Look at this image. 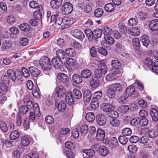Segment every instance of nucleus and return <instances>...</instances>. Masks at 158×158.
I'll list each match as a JSON object with an SVG mask.
<instances>
[{"label":"nucleus","mask_w":158,"mask_h":158,"mask_svg":"<svg viewBox=\"0 0 158 158\" xmlns=\"http://www.w3.org/2000/svg\"><path fill=\"white\" fill-rule=\"evenodd\" d=\"M11 47V44L6 40L4 41L2 46V50H4L5 49L9 48Z\"/></svg>","instance_id":"56"},{"label":"nucleus","mask_w":158,"mask_h":158,"mask_svg":"<svg viewBox=\"0 0 158 158\" xmlns=\"http://www.w3.org/2000/svg\"><path fill=\"white\" fill-rule=\"evenodd\" d=\"M0 129L4 132L7 131L8 128L5 123L2 121H0Z\"/></svg>","instance_id":"50"},{"label":"nucleus","mask_w":158,"mask_h":158,"mask_svg":"<svg viewBox=\"0 0 158 158\" xmlns=\"http://www.w3.org/2000/svg\"><path fill=\"white\" fill-rule=\"evenodd\" d=\"M105 136L104 131L102 129H99L97 130L96 135V139L98 141H102Z\"/></svg>","instance_id":"20"},{"label":"nucleus","mask_w":158,"mask_h":158,"mask_svg":"<svg viewBox=\"0 0 158 158\" xmlns=\"http://www.w3.org/2000/svg\"><path fill=\"white\" fill-rule=\"evenodd\" d=\"M62 3V0H52L50 2V5L52 8L57 9L60 7Z\"/></svg>","instance_id":"16"},{"label":"nucleus","mask_w":158,"mask_h":158,"mask_svg":"<svg viewBox=\"0 0 158 158\" xmlns=\"http://www.w3.org/2000/svg\"><path fill=\"white\" fill-rule=\"evenodd\" d=\"M19 28L23 31L25 32L29 31L31 29L30 26L27 23H23L19 26Z\"/></svg>","instance_id":"37"},{"label":"nucleus","mask_w":158,"mask_h":158,"mask_svg":"<svg viewBox=\"0 0 158 158\" xmlns=\"http://www.w3.org/2000/svg\"><path fill=\"white\" fill-rule=\"evenodd\" d=\"M115 6L112 3H109L106 4L104 6V9L108 12H111L114 9Z\"/></svg>","instance_id":"36"},{"label":"nucleus","mask_w":158,"mask_h":158,"mask_svg":"<svg viewBox=\"0 0 158 158\" xmlns=\"http://www.w3.org/2000/svg\"><path fill=\"white\" fill-rule=\"evenodd\" d=\"M129 30L130 34L134 36H138L140 33L139 29L136 27H132Z\"/></svg>","instance_id":"29"},{"label":"nucleus","mask_w":158,"mask_h":158,"mask_svg":"<svg viewBox=\"0 0 158 158\" xmlns=\"http://www.w3.org/2000/svg\"><path fill=\"white\" fill-rule=\"evenodd\" d=\"M21 73L25 78H27L30 76V73L27 69L25 67H22L21 68Z\"/></svg>","instance_id":"57"},{"label":"nucleus","mask_w":158,"mask_h":158,"mask_svg":"<svg viewBox=\"0 0 158 158\" xmlns=\"http://www.w3.org/2000/svg\"><path fill=\"white\" fill-rule=\"evenodd\" d=\"M106 79L108 81H113L116 79L115 75L114 73L108 74L106 75Z\"/></svg>","instance_id":"61"},{"label":"nucleus","mask_w":158,"mask_h":158,"mask_svg":"<svg viewBox=\"0 0 158 158\" xmlns=\"http://www.w3.org/2000/svg\"><path fill=\"white\" fill-rule=\"evenodd\" d=\"M57 56L55 57L59 58L60 60L64 59L67 57L65 51L61 49H59L56 51Z\"/></svg>","instance_id":"23"},{"label":"nucleus","mask_w":158,"mask_h":158,"mask_svg":"<svg viewBox=\"0 0 158 158\" xmlns=\"http://www.w3.org/2000/svg\"><path fill=\"white\" fill-rule=\"evenodd\" d=\"M101 108L102 110L106 112H110L114 108L113 105L106 103H103L102 105Z\"/></svg>","instance_id":"10"},{"label":"nucleus","mask_w":158,"mask_h":158,"mask_svg":"<svg viewBox=\"0 0 158 158\" xmlns=\"http://www.w3.org/2000/svg\"><path fill=\"white\" fill-rule=\"evenodd\" d=\"M116 93L120 94L123 90V87L120 83H115L111 85Z\"/></svg>","instance_id":"14"},{"label":"nucleus","mask_w":158,"mask_h":158,"mask_svg":"<svg viewBox=\"0 0 158 158\" xmlns=\"http://www.w3.org/2000/svg\"><path fill=\"white\" fill-rule=\"evenodd\" d=\"M118 140L122 144H125L128 141V139L125 136H121L118 137Z\"/></svg>","instance_id":"60"},{"label":"nucleus","mask_w":158,"mask_h":158,"mask_svg":"<svg viewBox=\"0 0 158 158\" xmlns=\"http://www.w3.org/2000/svg\"><path fill=\"white\" fill-rule=\"evenodd\" d=\"M71 34L74 37L81 40H82L85 37L84 34L78 29L72 30L71 31Z\"/></svg>","instance_id":"5"},{"label":"nucleus","mask_w":158,"mask_h":158,"mask_svg":"<svg viewBox=\"0 0 158 158\" xmlns=\"http://www.w3.org/2000/svg\"><path fill=\"white\" fill-rule=\"evenodd\" d=\"M29 6L31 8L36 9L37 10L41 11L42 10V6L41 5H39L37 2L34 1L30 2Z\"/></svg>","instance_id":"17"},{"label":"nucleus","mask_w":158,"mask_h":158,"mask_svg":"<svg viewBox=\"0 0 158 158\" xmlns=\"http://www.w3.org/2000/svg\"><path fill=\"white\" fill-rule=\"evenodd\" d=\"M29 42L28 39L26 37L21 38L19 40V44L22 46H25L27 45Z\"/></svg>","instance_id":"59"},{"label":"nucleus","mask_w":158,"mask_h":158,"mask_svg":"<svg viewBox=\"0 0 158 158\" xmlns=\"http://www.w3.org/2000/svg\"><path fill=\"white\" fill-rule=\"evenodd\" d=\"M103 10L102 9L99 8L94 11V15L96 17L99 18L103 15Z\"/></svg>","instance_id":"51"},{"label":"nucleus","mask_w":158,"mask_h":158,"mask_svg":"<svg viewBox=\"0 0 158 158\" xmlns=\"http://www.w3.org/2000/svg\"><path fill=\"white\" fill-rule=\"evenodd\" d=\"M104 38L105 41L108 44H113L114 42L113 38L109 35L105 36Z\"/></svg>","instance_id":"58"},{"label":"nucleus","mask_w":158,"mask_h":158,"mask_svg":"<svg viewBox=\"0 0 158 158\" xmlns=\"http://www.w3.org/2000/svg\"><path fill=\"white\" fill-rule=\"evenodd\" d=\"M98 99L93 98L91 102V106L93 109H97L99 107Z\"/></svg>","instance_id":"39"},{"label":"nucleus","mask_w":158,"mask_h":158,"mask_svg":"<svg viewBox=\"0 0 158 158\" xmlns=\"http://www.w3.org/2000/svg\"><path fill=\"white\" fill-rule=\"evenodd\" d=\"M39 64L44 70H50L52 65L50 59L46 56H43L39 60Z\"/></svg>","instance_id":"1"},{"label":"nucleus","mask_w":158,"mask_h":158,"mask_svg":"<svg viewBox=\"0 0 158 158\" xmlns=\"http://www.w3.org/2000/svg\"><path fill=\"white\" fill-rule=\"evenodd\" d=\"M99 80L96 78L93 79L91 82V87L94 89H95L99 87Z\"/></svg>","instance_id":"47"},{"label":"nucleus","mask_w":158,"mask_h":158,"mask_svg":"<svg viewBox=\"0 0 158 158\" xmlns=\"http://www.w3.org/2000/svg\"><path fill=\"white\" fill-rule=\"evenodd\" d=\"M84 31L86 35L87 36L88 40L90 41H92L94 37L93 32H92L89 29H86Z\"/></svg>","instance_id":"43"},{"label":"nucleus","mask_w":158,"mask_h":158,"mask_svg":"<svg viewBox=\"0 0 158 158\" xmlns=\"http://www.w3.org/2000/svg\"><path fill=\"white\" fill-rule=\"evenodd\" d=\"M20 136L19 133L17 130L13 131L10 134V138L11 140L17 139Z\"/></svg>","instance_id":"45"},{"label":"nucleus","mask_w":158,"mask_h":158,"mask_svg":"<svg viewBox=\"0 0 158 158\" xmlns=\"http://www.w3.org/2000/svg\"><path fill=\"white\" fill-rule=\"evenodd\" d=\"M85 118L88 122H92L94 120L95 116L94 113L89 112L86 114Z\"/></svg>","instance_id":"28"},{"label":"nucleus","mask_w":158,"mask_h":158,"mask_svg":"<svg viewBox=\"0 0 158 158\" xmlns=\"http://www.w3.org/2000/svg\"><path fill=\"white\" fill-rule=\"evenodd\" d=\"M40 115V114L38 105L37 103H35L32 111L30 112L29 119L32 121H34L35 118V117H39Z\"/></svg>","instance_id":"3"},{"label":"nucleus","mask_w":158,"mask_h":158,"mask_svg":"<svg viewBox=\"0 0 158 158\" xmlns=\"http://www.w3.org/2000/svg\"><path fill=\"white\" fill-rule=\"evenodd\" d=\"M133 47L135 50L138 51L139 49L140 41L138 38H134L132 40Z\"/></svg>","instance_id":"27"},{"label":"nucleus","mask_w":158,"mask_h":158,"mask_svg":"<svg viewBox=\"0 0 158 158\" xmlns=\"http://www.w3.org/2000/svg\"><path fill=\"white\" fill-rule=\"evenodd\" d=\"M110 123L113 127H117L119 125L120 122L116 118H112L110 120Z\"/></svg>","instance_id":"53"},{"label":"nucleus","mask_w":158,"mask_h":158,"mask_svg":"<svg viewBox=\"0 0 158 158\" xmlns=\"http://www.w3.org/2000/svg\"><path fill=\"white\" fill-rule=\"evenodd\" d=\"M72 96V95L71 93H69L65 97L66 102L69 105H72L74 102V100Z\"/></svg>","instance_id":"32"},{"label":"nucleus","mask_w":158,"mask_h":158,"mask_svg":"<svg viewBox=\"0 0 158 158\" xmlns=\"http://www.w3.org/2000/svg\"><path fill=\"white\" fill-rule=\"evenodd\" d=\"M7 73L8 76L13 81H15L16 79L19 80L22 77V74H19L16 77L15 73L12 69H9L7 70Z\"/></svg>","instance_id":"7"},{"label":"nucleus","mask_w":158,"mask_h":158,"mask_svg":"<svg viewBox=\"0 0 158 158\" xmlns=\"http://www.w3.org/2000/svg\"><path fill=\"white\" fill-rule=\"evenodd\" d=\"M56 92L58 94V96H61L65 94V89L62 86L60 85L56 87Z\"/></svg>","instance_id":"35"},{"label":"nucleus","mask_w":158,"mask_h":158,"mask_svg":"<svg viewBox=\"0 0 158 158\" xmlns=\"http://www.w3.org/2000/svg\"><path fill=\"white\" fill-rule=\"evenodd\" d=\"M58 78L60 82L64 84L67 83L69 80L68 76L63 73H59L58 75Z\"/></svg>","instance_id":"15"},{"label":"nucleus","mask_w":158,"mask_h":158,"mask_svg":"<svg viewBox=\"0 0 158 158\" xmlns=\"http://www.w3.org/2000/svg\"><path fill=\"white\" fill-rule=\"evenodd\" d=\"M21 144L23 146H27L30 143L29 139L28 138L23 136L21 138Z\"/></svg>","instance_id":"41"},{"label":"nucleus","mask_w":158,"mask_h":158,"mask_svg":"<svg viewBox=\"0 0 158 158\" xmlns=\"http://www.w3.org/2000/svg\"><path fill=\"white\" fill-rule=\"evenodd\" d=\"M102 30L104 36L109 35L112 33V30L110 27H104Z\"/></svg>","instance_id":"46"},{"label":"nucleus","mask_w":158,"mask_h":158,"mask_svg":"<svg viewBox=\"0 0 158 158\" xmlns=\"http://www.w3.org/2000/svg\"><path fill=\"white\" fill-rule=\"evenodd\" d=\"M73 6L70 2L64 3L61 8L62 13L64 15H68L71 13L73 10Z\"/></svg>","instance_id":"4"},{"label":"nucleus","mask_w":158,"mask_h":158,"mask_svg":"<svg viewBox=\"0 0 158 158\" xmlns=\"http://www.w3.org/2000/svg\"><path fill=\"white\" fill-rule=\"evenodd\" d=\"M150 114L153 121L156 122L158 120V112L156 109H152Z\"/></svg>","instance_id":"24"},{"label":"nucleus","mask_w":158,"mask_h":158,"mask_svg":"<svg viewBox=\"0 0 158 158\" xmlns=\"http://www.w3.org/2000/svg\"><path fill=\"white\" fill-rule=\"evenodd\" d=\"M141 42L143 46L147 47L149 45L150 41L148 36L146 35H143L141 38Z\"/></svg>","instance_id":"30"},{"label":"nucleus","mask_w":158,"mask_h":158,"mask_svg":"<svg viewBox=\"0 0 158 158\" xmlns=\"http://www.w3.org/2000/svg\"><path fill=\"white\" fill-rule=\"evenodd\" d=\"M140 142L143 144L147 143L149 148H152V146L153 145V142H150V145H149V143L148 142V138L146 136H143L142 137L140 140Z\"/></svg>","instance_id":"34"},{"label":"nucleus","mask_w":158,"mask_h":158,"mask_svg":"<svg viewBox=\"0 0 158 158\" xmlns=\"http://www.w3.org/2000/svg\"><path fill=\"white\" fill-rule=\"evenodd\" d=\"M90 53L91 56L92 57H95L97 56V50L94 46L92 47L90 50Z\"/></svg>","instance_id":"63"},{"label":"nucleus","mask_w":158,"mask_h":158,"mask_svg":"<svg viewBox=\"0 0 158 158\" xmlns=\"http://www.w3.org/2000/svg\"><path fill=\"white\" fill-rule=\"evenodd\" d=\"M39 10H36L35 12L33 14V16L37 20H40L42 17V13L41 12L42 11Z\"/></svg>","instance_id":"62"},{"label":"nucleus","mask_w":158,"mask_h":158,"mask_svg":"<svg viewBox=\"0 0 158 158\" xmlns=\"http://www.w3.org/2000/svg\"><path fill=\"white\" fill-rule=\"evenodd\" d=\"M82 152L86 154L88 156V157L93 156L95 154L94 151L92 149H84Z\"/></svg>","instance_id":"48"},{"label":"nucleus","mask_w":158,"mask_h":158,"mask_svg":"<svg viewBox=\"0 0 158 158\" xmlns=\"http://www.w3.org/2000/svg\"><path fill=\"white\" fill-rule=\"evenodd\" d=\"M116 92L111 85L108 86L106 91V96L109 98H113L115 96Z\"/></svg>","instance_id":"13"},{"label":"nucleus","mask_w":158,"mask_h":158,"mask_svg":"<svg viewBox=\"0 0 158 158\" xmlns=\"http://www.w3.org/2000/svg\"><path fill=\"white\" fill-rule=\"evenodd\" d=\"M99 152L101 155L105 156L108 153V149L105 146H101L99 148Z\"/></svg>","instance_id":"26"},{"label":"nucleus","mask_w":158,"mask_h":158,"mask_svg":"<svg viewBox=\"0 0 158 158\" xmlns=\"http://www.w3.org/2000/svg\"><path fill=\"white\" fill-rule=\"evenodd\" d=\"M72 95L76 99H79L82 97V94L81 92L76 89H74L73 90Z\"/></svg>","instance_id":"44"},{"label":"nucleus","mask_w":158,"mask_h":158,"mask_svg":"<svg viewBox=\"0 0 158 158\" xmlns=\"http://www.w3.org/2000/svg\"><path fill=\"white\" fill-rule=\"evenodd\" d=\"M88 126L86 124L82 125L80 128L81 135L82 136L85 135L88 131Z\"/></svg>","instance_id":"38"},{"label":"nucleus","mask_w":158,"mask_h":158,"mask_svg":"<svg viewBox=\"0 0 158 158\" xmlns=\"http://www.w3.org/2000/svg\"><path fill=\"white\" fill-rule=\"evenodd\" d=\"M52 62L54 67L56 69H61L63 66L62 61L57 57H54Z\"/></svg>","instance_id":"6"},{"label":"nucleus","mask_w":158,"mask_h":158,"mask_svg":"<svg viewBox=\"0 0 158 158\" xmlns=\"http://www.w3.org/2000/svg\"><path fill=\"white\" fill-rule=\"evenodd\" d=\"M84 99L85 102H89L91 99V93L90 90L86 89L85 90L83 94Z\"/></svg>","instance_id":"21"},{"label":"nucleus","mask_w":158,"mask_h":158,"mask_svg":"<svg viewBox=\"0 0 158 158\" xmlns=\"http://www.w3.org/2000/svg\"><path fill=\"white\" fill-rule=\"evenodd\" d=\"M66 103L64 101H61L57 105V109L59 112H63L66 108Z\"/></svg>","instance_id":"33"},{"label":"nucleus","mask_w":158,"mask_h":158,"mask_svg":"<svg viewBox=\"0 0 158 158\" xmlns=\"http://www.w3.org/2000/svg\"><path fill=\"white\" fill-rule=\"evenodd\" d=\"M135 92V91L134 87L133 85H131L126 89L124 95L127 97H129L132 95Z\"/></svg>","instance_id":"19"},{"label":"nucleus","mask_w":158,"mask_h":158,"mask_svg":"<svg viewBox=\"0 0 158 158\" xmlns=\"http://www.w3.org/2000/svg\"><path fill=\"white\" fill-rule=\"evenodd\" d=\"M74 22V20H71L70 18H64L63 19V24L61 27V28L63 29L67 28L70 25L73 24Z\"/></svg>","instance_id":"11"},{"label":"nucleus","mask_w":158,"mask_h":158,"mask_svg":"<svg viewBox=\"0 0 158 158\" xmlns=\"http://www.w3.org/2000/svg\"><path fill=\"white\" fill-rule=\"evenodd\" d=\"M28 108L26 106H21L19 108V112L21 114H24L28 112Z\"/></svg>","instance_id":"54"},{"label":"nucleus","mask_w":158,"mask_h":158,"mask_svg":"<svg viewBox=\"0 0 158 158\" xmlns=\"http://www.w3.org/2000/svg\"><path fill=\"white\" fill-rule=\"evenodd\" d=\"M111 64L114 69H117L116 72L118 73V69L119 68L121 64L119 61L117 60H113L111 61Z\"/></svg>","instance_id":"42"},{"label":"nucleus","mask_w":158,"mask_h":158,"mask_svg":"<svg viewBox=\"0 0 158 158\" xmlns=\"http://www.w3.org/2000/svg\"><path fill=\"white\" fill-rule=\"evenodd\" d=\"M107 70L106 66L104 64H100L98 69H96L94 71L95 77L96 78H100L102 76V74H105Z\"/></svg>","instance_id":"2"},{"label":"nucleus","mask_w":158,"mask_h":158,"mask_svg":"<svg viewBox=\"0 0 158 158\" xmlns=\"http://www.w3.org/2000/svg\"><path fill=\"white\" fill-rule=\"evenodd\" d=\"M92 74L91 71L88 69H85L82 70L81 73V75L82 77L87 79L90 77Z\"/></svg>","instance_id":"18"},{"label":"nucleus","mask_w":158,"mask_h":158,"mask_svg":"<svg viewBox=\"0 0 158 158\" xmlns=\"http://www.w3.org/2000/svg\"><path fill=\"white\" fill-rule=\"evenodd\" d=\"M102 34V31L100 29L96 28L93 31L94 37L95 39H98L101 37Z\"/></svg>","instance_id":"40"},{"label":"nucleus","mask_w":158,"mask_h":158,"mask_svg":"<svg viewBox=\"0 0 158 158\" xmlns=\"http://www.w3.org/2000/svg\"><path fill=\"white\" fill-rule=\"evenodd\" d=\"M66 56L73 57L76 55V52L74 49L72 48H69L65 50Z\"/></svg>","instance_id":"31"},{"label":"nucleus","mask_w":158,"mask_h":158,"mask_svg":"<svg viewBox=\"0 0 158 158\" xmlns=\"http://www.w3.org/2000/svg\"><path fill=\"white\" fill-rule=\"evenodd\" d=\"M148 27L151 31H156L158 34V20H152L149 23Z\"/></svg>","instance_id":"8"},{"label":"nucleus","mask_w":158,"mask_h":158,"mask_svg":"<svg viewBox=\"0 0 158 158\" xmlns=\"http://www.w3.org/2000/svg\"><path fill=\"white\" fill-rule=\"evenodd\" d=\"M72 80L73 82L77 84H81L82 82V77L77 74H74L73 75Z\"/></svg>","instance_id":"25"},{"label":"nucleus","mask_w":158,"mask_h":158,"mask_svg":"<svg viewBox=\"0 0 158 158\" xmlns=\"http://www.w3.org/2000/svg\"><path fill=\"white\" fill-rule=\"evenodd\" d=\"M140 19V16L138 14L135 17L129 19L128 21V25L129 26H133L136 25L138 23V19Z\"/></svg>","instance_id":"12"},{"label":"nucleus","mask_w":158,"mask_h":158,"mask_svg":"<svg viewBox=\"0 0 158 158\" xmlns=\"http://www.w3.org/2000/svg\"><path fill=\"white\" fill-rule=\"evenodd\" d=\"M129 106L127 105H123L118 108V111L122 114H125L127 113L129 110Z\"/></svg>","instance_id":"49"},{"label":"nucleus","mask_w":158,"mask_h":158,"mask_svg":"<svg viewBox=\"0 0 158 158\" xmlns=\"http://www.w3.org/2000/svg\"><path fill=\"white\" fill-rule=\"evenodd\" d=\"M122 133L124 136H129L131 134L132 131L129 128H125L122 130Z\"/></svg>","instance_id":"55"},{"label":"nucleus","mask_w":158,"mask_h":158,"mask_svg":"<svg viewBox=\"0 0 158 158\" xmlns=\"http://www.w3.org/2000/svg\"><path fill=\"white\" fill-rule=\"evenodd\" d=\"M148 136L151 138H155L158 136V132L155 130H151L149 131Z\"/></svg>","instance_id":"52"},{"label":"nucleus","mask_w":158,"mask_h":158,"mask_svg":"<svg viewBox=\"0 0 158 158\" xmlns=\"http://www.w3.org/2000/svg\"><path fill=\"white\" fill-rule=\"evenodd\" d=\"M96 120L98 124L101 126H103L106 123V121L105 116L101 114H98Z\"/></svg>","instance_id":"9"},{"label":"nucleus","mask_w":158,"mask_h":158,"mask_svg":"<svg viewBox=\"0 0 158 158\" xmlns=\"http://www.w3.org/2000/svg\"><path fill=\"white\" fill-rule=\"evenodd\" d=\"M135 84L137 85L138 88L140 90H142L143 89V85L141 81L136 80L135 81Z\"/></svg>","instance_id":"64"},{"label":"nucleus","mask_w":158,"mask_h":158,"mask_svg":"<svg viewBox=\"0 0 158 158\" xmlns=\"http://www.w3.org/2000/svg\"><path fill=\"white\" fill-rule=\"evenodd\" d=\"M29 70L31 73L34 77H37L40 73L39 70L33 66L29 67Z\"/></svg>","instance_id":"22"}]
</instances>
